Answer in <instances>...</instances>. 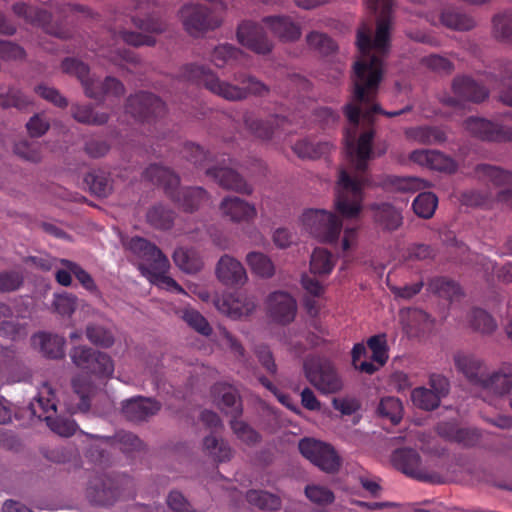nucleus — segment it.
<instances>
[{
  "instance_id": "nucleus-6",
  "label": "nucleus",
  "mask_w": 512,
  "mask_h": 512,
  "mask_svg": "<svg viewBox=\"0 0 512 512\" xmlns=\"http://www.w3.org/2000/svg\"><path fill=\"white\" fill-rule=\"evenodd\" d=\"M306 379L321 394H335L343 387V380L335 364L324 357H309L303 363Z\"/></svg>"
},
{
  "instance_id": "nucleus-53",
  "label": "nucleus",
  "mask_w": 512,
  "mask_h": 512,
  "mask_svg": "<svg viewBox=\"0 0 512 512\" xmlns=\"http://www.w3.org/2000/svg\"><path fill=\"white\" fill-rule=\"evenodd\" d=\"M334 261L332 254L326 249H314L310 260V271L314 275H328L332 272Z\"/></svg>"
},
{
  "instance_id": "nucleus-60",
  "label": "nucleus",
  "mask_w": 512,
  "mask_h": 512,
  "mask_svg": "<svg viewBox=\"0 0 512 512\" xmlns=\"http://www.w3.org/2000/svg\"><path fill=\"white\" fill-rule=\"evenodd\" d=\"M44 420L53 432L63 437L74 435L78 429L77 423L69 417L58 416L53 418L52 416H45Z\"/></svg>"
},
{
  "instance_id": "nucleus-54",
  "label": "nucleus",
  "mask_w": 512,
  "mask_h": 512,
  "mask_svg": "<svg viewBox=\"0 0 512 512\" xmlns=\"http://www.w3.org/2000/svg\"><path fill=\"white\" fill-rule=\"evenodd\" d=\"M438 198L432 192H422L413 201L412 207L416 215L430 219L437 208Z\"/></svg>"
},
{
  "instance_id": "nucleus-50",
  "label": "nucleus",
  "mask_w": 512,
  "mask_h": 512,
  "mask_svg": "<svg viewBox=\"0 0 512 512\" xmlns=\"http://www.w3.org/2000/svg\"><path fill=\"white\" fill-rule=\"evenodd\" d=\"M85 334L92 344L102 348H110L115 342L113 331L110 328L99 324H88L86 326Z\"/></svg>"
},
{
  "instance_id": "nucleus-15",
  "label": "nucleus",
  "mask_w": 512,
  "mask_h": 512,
  "mask_svg": "<svg viewBox=\"0 0 512 512\" xmlns=\"http://www.w3.org/2000/svg\"><path fill=\"white\" fill-rule=\"evenodd\" d=\"M13 13L22 18L26 23L42 28L46 33L60 39L69 37V31L52 25V15L45 9L31 6L25 2H16L12 5Z\"/></svg>"
},
{
  "instance_id": "nucleus-11",
  "label": "nucleus",
  "mask_w": 512,
  "mask_h": 512,
  "mask_svg": "<svg viewBox=\"0 0 512 512\" xmlns=\"http://www.w3.org/2000/svg\"><path fill=\"white\" fill-rule=\"evenodd\" d=\"M128 482L129 479L125 477L97 474L89 481L87 498L95 505H113L122 496L123 486Z\"/></svg>"
},
{
  "instance_id": "nucleus-25",
  "label": "nucleus",
  "mask_w": 512,
  "mask_h": 512,
  "mask_svg": "<svg viewBox=\"0 0 512 512\" xmlns=\"http://www.w3.org/2000/svg\"><path fill=\"white\" fill-rule=\"evenodd\" d=\"M216 275L226 286H241L247 281L246 270L237 259L223 255L216 266Z\"/></svg>"
},
{
  "instance_id": "nucleus-39",
  "label": "nucleus",
  "mask_w": 512,
  "mask_h": 512,
  "mask_svg": "<svg viewBox=\"0 0 512 512\" xmlns=\"http://www.w3.org/2000/svg\"><path fill=\"white\" fill-rule=\"evenodd\" d=\"M374 218L376 223L387 231L397 230L403 221L401 212L389 203L378 205Z\"/></svg>"
},
{
  "instance_id": "nucleus-48",
  "label": "nucleus",
  "mask_w": 512,
  "mask_h": 512,
  "mask_svg": "<svg viewBox=\"0 0 512 512\" xmlns=\"http://www.w3.org/2000/svg\"><path fill=\"white\" fill-rule=\"evenodd\" d=\"M246 261L252 272L261 278H271L275 273L272 260L261 252L248 253Z\"/></svg>"
},
{
  "instance_id": "nucleus-49",
  "label": "nucleus",
  "mask_w": 512,
  "mask_h": 512,
  "mask_svg": "<svg viewBox=\"0 0 512 512\" xmlns=\"http://www.w3.org/2000/svg\"><path fill=\"white\" fill-rule=\"evenodd\" d=\"M179 317L193 330L203 336H210L212 327L206 318L196 309L188 307L180 310Z\"/></svg>"
},
{
  "instance_id": "nucleus-62",
  "label": "nucleus",
  "mask_w": 512,
  "mask_h": 512,
  "mask_svg": "<svg viewBox=\"0 0 512 512\" xmlns=\"http://www.w3.org/2000/svg\"><path fill=\"white\" fill-rule=\"evenodd\" d=\"M471 326L481 333H492L496 329V322L485 310L474 308L470 314Z\"/></svg>"
},
{
  "instance_id": "nucleus-36",
  "label": "nucleus",
  "mask_w": 512,
  "mask_h": 512,
  "mask_svg": "<svg viewBox=\"0 0 512 512\" xmlns=\"http://www.w3.org/2000/svg\"><path fill=\"white\" fill-rule=\"evenodd\" d=\"M169 266L170 264L168 258H161V260L157 261L156 264H153L151 267L152 269H150L144 275H146L153 284L159 286L160 288L182 293V287L173 278L166 275Z\"/></svg>"
},
{
  "instance_id": "nucleus-57",
  "label": "nucleus",
  "mask_w": 512,
  "mask_h": 512,
  "mask_svg": "<svg viewBox=\"0 0 512 512\" xmlns=\"http://www.w3.org/2000/svg\"><path fill=\"white\" fill-rule=\"evenodd\" d=\"M306 42L310 49L321 55H329L333 53L337 45L331 37L325 33L312 31L306 36Z\"/></svg>"
},
{
  "instance_id": "nucleus-20",
  "label": "nucleus",
  "mask_w": 512,
  "mask_h": 512,
  "mask_svg": "<svg viewBox=\"0 0 512 512\" xmlns=\"http://www.w3.org/2000/svg\"><path fill=\"white\" fill-rule=\"evenodd\" d=\"M220 312L233 319L250 315L256 308V301L246 294L235 292L224 295L216 301Z\"/></svg>"
},
{
  "instance_id": "nucleus-59",
  "label": "nucleus",
  "mask_w": 512,
  "mask_h": 512,
  "mask_svg": "<svg viewBox=\"0 0 512 512\" xmlns=\"http://www.w3.org/2000/svg\"><path fill=\"white\" fill-rule=\"evenodd\" d=\"M377 411L380 416L389 419L393 424H398L402 419L403 407L399 399L385 397L381 399Z\"/></svg>"
},
{
  "instance_id": "nucleus-18",
  "label": "nucleus",
  "mask_w": 512,
  "mask_h": 512,
  "mask_svg": "<svg viewBox=\"0 0 512 512\" xmlns=\"http://www.w3.org/2000/svg\"><path fill=\"white\" fill-rule=\"evenodd\" d=\"M453 362L456 371L471 385L481 386L487 370L482 358L471 352L458 351L453 356Z\"/></svg>"
},
{
  "instance_id": "nucleus-40",
  "label": "nucleus",
  "mask_w": 512,
  "mask_h": 512,
  "mask_svg": "<svg viewBox=\"0 0 512 512\" xmlns=\"http://www.w3.org/2000/svg\"><path fill=\"white\" fill-rule=\"evenodd\" d=\"M173 260L176 266L186 273H196L203 266V261L194 248H177L173 253Z\"/></svg>"
},
{
  "instance_id": "nucleus-46",
  "label": "nucleus",
  "mask_w": 512,
  "mask_h": 512,
  "mask_svg": "<svg viewBox=\"0 0 512 512\" xmlns=\"http://www.w3.org/2000/svg\"><path fill=\"white\" fill-rule=\"evenodd\" d=\"M408 135L415 141L427 145L441 144L447 139L445 131L435 126H420L411 129Z\"/></svg>"
},
{
  "instance_id": "nucleus-24",
  "label": "nucleus",
  "mask_w": 512,
  "mask_h": 512,
  "mask_svg": "<svg viewBox=\"0 0 512 512\" xmlns=\"http://www.w3.org/2000/svg\"><path fill=\"white\" fill-rule=\"evenodd\" d=\"M206 175L213 178L224 189L234 190L247 195H250L253 191L244 178L231 168L222 166L210 167L206 170Z\"/></svg>"
},
{
  "instance_id": "nucleus-30",
  "label": "nucleus",
  "mask_w": 512,
  "mask_h": 512,
  "mask_svg": "<svg viewBox=\"0 0 512 512\" xmlns=\"http://www.w3.org/2000/svg\"><path fill=\"white\" fill-rule=\"evenodd\" d=\"M392 460L395 467L404 474L415 479H424L421 472V457L416 450L411 448L398 449L393 453Z\"/></svg>"
},
{
  "instance_id": "nucleus-42",
  "label": "nucleus",
  "mask_w": 512,
  "mask_h": 512,
  "mask_svg": "<svg viewBox=\"0 0 512 512\" xmlns=\"http://www.w3.org/2000/svg\"><path fill=\"white\" fill-rule=\"evenodd\" d=\"M243 52L231 44H221L214 48L211 54V61L218 68L226 65L236 66L240 63Z\"/></svg>"
},
{
  "instance_id": "nucleus-56",
  "label": "nucleus",
  "mask_w": 512,
  "mask_h": 512,
  "mask_svg": "<svg viewBox=\"0 0 512 512\" xmlns=\"http://www.w3.org/2000/svg\"><path fill=\"white\" fill-rule=\"evenodd\" d=\"M73 118L83 124L102 125L108 121L106 113L95 114L91 105L74 104L71 107Z\"/></svg>"
},
{
  "instance_id": "nucleus-44",
  "label": "nucleus",
  "mask_w": 512,
  "mask_h": 512,
  "mask_svg": "<svg viewBox=\"0 0 512 512\" xmlns=\"http://www.w3.org/2000/svg\"><path fill=\"white\" fill-rule=\"evenodd\" d=\"M427 290L447 300H452L461 294V288L454 280L442 276L429 280Z\"/></svg>"
},
{
  "instance_id": "nucleus-21",
  "label": "nucleus",
  "mask_w": 512,
  "mask_h": 512,
  "mask_svg": "<svg viewBox=\"0 0 512 512\" xmlns=\"http://www.w3.org/2000/svg\"><path fill=\"white\" fill-rule=\"evenodd\" d=\"M125 246L141 260L139 269L143 275L152 269L153 264H156L161 258H166L156 245L142 237H132Z\"/></svg>"
},
{
  "instance_id": "nucleus-61",
  "label": "nucleus",
  "mask_w": 512,
  "mask_h": 512,
  "mask_svg": "<svg viewBox=\"0 0 512 512\" xmlns=\"http://www.w3.org/2000/svg\"><path fill=\"white\" fill-rule=\"evenodd\" d=\"M230 425L237 438L247 445L252 446L260 442L261 435L247 423L232 418Z\"/></svg>"
},
{
  "instance_id": "nucleus-14",
  "label": "nucleus",
  "mask_w": 512,
  "mask_h": 512,
  "mask_svg": "<svg viewBox=\"0 0 512 512\" xmlns=\"http://www.w3.org/2000/svg\"><path fill=\"white\" fill-rule=\"evenodd\" d=\"M246 130L255 138L262 141H269L280 132L292 133L291 120L284 116L272 115L269 119L263 120L251 112L243 116Z\"/></svg>"
},
{
  "instance_id": "nucleus-2",
  "label": "nucleus",
  "mask_w": 512,
  "mask_h": 512,
  "mask_svg": "<svg viewBox=\"0 0 512 512\" xmlns=\"http://www.w3.org/2000/svg\"><path fill=\"white\" fill-rule=\"evenodd\" d=\"M179 77L198 86H204L213 94L228 101H242L250 95L265 96L270 92L269 86L248 73H235L233 80L242 86L221 80L208 66L200 64H186L179 73Z\"/></svg>"
},
{
  "instance_id": "nucleus-28",
  "label": "nucleus",
  "mask_w": 512,
  "mask_h": 512,
  "mask_svg": "<svg viewBox=\"0 0 512 512\" xmlns=\"http://www.w3.org/2000/svg\"><path fill=\"white\" fill-rule=\"evenodd\" d=\"M452 89L458 98L464 101L479 103L488 98L486 87L468 76H457L452 83Z\"/></svg>"
},
{
  "instance_id": "nucleus-51",
  "label": "nucleus",
  "mask_w": 512,
  "mask_h": 512,
  "mask_svg": "<svg viewBox=\"0 0 512 512\" xmlns=\"http://www.w3.org/2000/svg\"><path fill=\"white\" fill-rule=\"evenodd\" d=\"M246 499L251 505L262 510L275 511L281 507V499L277 495L263 490H249Z\"/></svg>"
},
{
  "instance_id": "nucleus-27",
  "label": "nucleus",
  "mask_w": 512,
  "mask_h": 512,
  "mask_svg": "<svg viewBox=\"0 0 512 512\" xmlns=\"http://www.w3.org/2000/svg\"><path fill=\"white\" fill-rule=\"evenodd\" d=\"M262 22L283 42H293L301 36V27L289 16H267Z\"/></svg>"
},
{
  "instance_id": "nucleus-7",
  "label": "nucleus",
  "mask_w": 512,
  "mask_h": 512,
  "mask_svg": "<svg viewBox=\"0 0 512 512\" xmlns=\"http://www.w3.org/2000/svg\"><path fill=\"white\" fill-rule=\"evenodd\" d=\"M464 125L471 135L482 141L496 143L512 141V112L493 120L469 117Z\"/></svg>"
},
{
  "instance_id": "nucleus-55",
  "label": "nucleus",
  "mask_w": 512,
  "mask_h": 512,
  "mask_svg": "<svg viewBox=\"0 0 512 512\" xmlns=\"http://www.w3.org/2000/svg\"><path fill=\"white\" fill-rule=\"evenodd\" d=\"M413 404L426 411H432L439 407L441 399L431 389L425 387H417L411 393Z\"/></svg>"
},
{
  "instance_id": "nucleus-63",
  "label": "nucleus",
  "mask_w": 512,
  "mask_h": 512,
  "mask_svg": "<svg viewBox=\"0 0 512 512\" xmlns=\"http://www.w3.org/2000/svg\"><path fill=\"white\" fill-rule=\"evenodd\" d=\"M61 264L65 267H69V269L73 272L75 278L79 281L84 289L91 293H97L98 287L92 278V276L84 270L78 263L73 262L68 259H61Z\"/></svg>"
},
{
  "instance_id": "nucleus-64",
  "label": "nucleus",
  "mask_w": 512,
  "mask_h": 512,
  "mask_svg": "<svg viewBox=\"0 0 512 512\" xmlns=\"http://www.w3.org/2000/svg\"><path fill=\"white\" fill-rule=\"evenodd\" d=\"M306 497L317 505H329L334 502V493L327 487L317 484H310L305 487Z\"/></svg>"
},
{
  "instance_id": "nucleus-1",
  "label": "nucleus",
  "mask_w": 512,
  "mask_h": 512,
  "mask_svg": "<svg viewBox=\"0 0 512 512\" xmlns=\"http://www.w3.org/2000/svg\"><path fill=\"white\" fill-rule=\"evenodd\" d=\"M367 8L374 14L380 6L376 34L371 37V27L363 23L357 30L356 45L361 58L354 64L353 101L343 107L344 114L354 129L359 124L363 108V117L371 121L373 114H382L389 118L400 116L411 110V106L397 111H385L374 100L383 78V59L390 48L391 15L394 0H364Z\"/></svg>"
},
{
  "instance_id": "nucleus-19",
  "label": "nucleus",
  "mask_w": 512,
  "mask_h": 512,
  "mask_svg": "<svg viewBox=\"0 0 512 512\" xmlns=\"http://www.w3.org/2000/svg\"><path fill=\"white\" fill-rule=\"evenodd\" d=\"M131 9L136 11L137 14L131 16V20L136 27L141 30L161 33L165 30V22L158 16L152 13L155 6L153 0H128Z\"/></svg>"
},
{
  "instance_id": "nucleus-26",
  "label": "nucleus",
  "mask_w": 512,
  "mask_h": 512,
  "mask_svg": "<svg viewBox=\"0 0 512 512\" xmlns=\"http://www.w3.org/2000/svg\"><path fill=\"white\" fill-rule=\"evenodd\" d=\"M480 388L498 396L512 394V363H504L491 374L486 373Z\"/></svg>"
},
{
  "instance_id": "nucleus-8",
  "label": "nucleus",
  "mask_w": 512,
  "mask_h": 512,
  "mask_svg": "<svg viewBox=\"0 0 512 512\" xmlns=\"http://www.w3.org/2000/svg\"><path fill=\"white\" fill-rule=\"evenodd\" d=\"M363 178H353L345 170L340 171L335 206L346 218L357 216L362 209Z\"/></svg>"
},
{
  "instance_id": "nucleus-37",
  "label": "nucleus",
  "mask_w": 512,
  "mask_h": 512,
  "mask_svg": "<svg viewBox=\"0 0 512 512\" xmlns=\"http://www.w3.org/2000/svg\"><path fill=\"white\" fill-rule=\"evenodd\" d=\"M477 176L495 187H506L512 184V172L489 164L477 165Z\"/></svg>"
},
{
  "instance_id": "nucleus-32",
  "label": "nucleus",
  "mask_w": 512,
  "mask_h": 512,
  "mask_svg": "<svg viewBox=\"0 0 512 512\" xmlns=\"http://www.w3.org/2000/svg\"><path fill=\"white\" fill-rule=\"evenodd\" d=\"M33 347L38 349L45 357L60 359L64 357L65 339L59 335L39 332L32 336Z\"/></svg>"
},
{
  "instance_id": "nucleus-13",
  "label": "nucleus",
  "mask_w": 512,
  "mask_h": 512,
  "mask_svg": "<svg viewBox=\"0 0 512 512\" xmlns=\"http://www.w3.org/2000/svg\"><path fill=\"white\" fill-rule=\"evenodd\" d=\"M126 112L141 122H152L166 112L165 103L150 92L139 91L126 100Z\"/></svg>"
},
{
  "instance_id": "nucleus-16",
  "label": "nucleus",
  "mask_w": 512,
  "mask_h": 512,
  "mask_svg": "<svg viewBox=\"0 0 512 512\" xmlns=\"http://www.w3.org/2000/svg\"><path fill=\"white\" fill-rule=\"evenodd\" d=\"M374 130L370 129L367 131H364L358 139L356 149L354 147V137L353 135L350 139H346L347 149L352 154L355 152V169L359 173H364L368 168V161L373 158L374 152L372 150V142L374 139ZM387 151V144L383 143L382 145H379L376 147L375 154L377 156H381L385 154Z\"/></svg>"
},
{
  "instance_id": "nucleus-12",
  "label": "nucleus",
  "mask_w": 512,
  "mask_h": 512,
  "mask_svg": "<svg viewBox=\"0 0 512 512\" xmlns=\"http://www.w3.org/2000/svg\"><path fill=\"white\" fill-rule=\"evenodd\" d=\"M299 451L312 464L326 473H335L341 466V459L335 449L322 441L304 438L299 442Z\"/></svg>"
},
{
  "instance_id": "nucleus-34",
  "label": "nucleus",
  "mask_w": 512,
  "mask_h": 512,
  "mask_svg": "<svg viewBox=\"0 0 512 512\" xmlns=\"http://www.w3.org/2000/svg\"><path fill=\"white\" fill-rule=\"evenodd\" d=\"M30 410L34 416L43 420L45 416H50V412H56L55 393L47 382L39 388L37 396L30 403Z\"/></svg>"
},
{
  "instance_id": "nucleus-10",
  "label": "nucleus",
  "mask_w": 512,
  "mask_h": 512,
  "mask_svg": "<svg viewBox=\"0 0 512 512\" xmlns=\"http://www.w3.org/2000/svg\"><path fill=\"white\" fill-rule=\"evenodd\" d=\"M73 364L86 374L110 377L114 372L111 357L87 346H75L70 351Z\"/></svg>"
},
{
  "instance_id": "nucleus-29",
  "label": "nucleus",
  "mask_w": 512,
  "mask_h": 512,
  "mask_svg": "<svg viewBox=\"0 0 512 512\" xmlns=\"http://www.w3.org/2000/svg\"><path fill=\"white\" fill-rule=\"evenodd\" d=\"M220 209L233 222H250L257 215L253 204L235 196L225 197L221 202Z\"/></svg>"
},
{
  "instance_id": "nucleus-31",
  "label": "nucleus",
  "mask_w": 512,
  "mask_h": 512,
  "mask_svg": "<svg viewBox=\"0 0 512 512\" xmlns=\"http://www.w3.org/2000/svg\"><path fill=\"white\" fill-rule=\"evenodd\" d=\"M212 393L219 399L218 406L223 412L231 414L232 418L242 414L241 400L234 387L226 383H217L213 386Z\"/></svg>"
},
{
  "instance_id": "nucleus-33",
  "label": "nucleus",
  "mask_w": 512,
  "mask_h": 512,
  "mask_svg": "<svg viewBox=\"0 0 512 512\" xmlns=\"http://www.w3.org/2000/svg\"><path fill=\"white\" fill-rule=\"evenodd\" d=\"M383 189L391 192L414 193L430 186V183L415 176L388 175L381 181Z\"/></svg>"
},
{
  "instance_id": "nucleus-45",
  "label": "nucleus",
  "mask_w": 512,
  "mask_h": 512,
  "mask_svg": "<svg viewBox=\"0 0 512 512\" xmlns=\"http://www.w3.org/2000/svg\"><path fill=\"white\" fill-rule=\"evenodd\" d=\"M492 34L496 40L512 44V11L498 13L492 18Z\"/></svg>"
},
{
  "instance_id": "nucleus-17",
  "label": "nucleus",
  "mask_w": 512,
  "mask_h": 512,
  "mask_svg": "<svg viewBox=\"0 0 512 512\" xmlns=\"http://www.w3.org/2000/svg\"><path fill=\"white\" fill-rule=\"evenodd\" d=\"M237 38L243 46L257 54H268L273 48L263 27L252 21H244L238 26Z\"/></svg>"
},
{
  "instance_id": "nucleus-43",
  "label": "nucleus",
  "mask_w": 512,
  "mask_h": 512,
  "mask_svg": "<svg viewBox=\"0 0 512 512\" xmlns=\"http://www.w3.org/2000/svg\"><path fill=\"white\" fill-rule=\"evenodd\" d=\"M31 104L32 100L21 89L14 86L6 89L4 86H0V107L24 110Z\"/></svg>"
},
{
  "instance_id": "nucleus-38",
  "label": "nucleus",
  "mask_w": 512,
  "mask_h": 512,
  "mask_svg": "<svg viewBox=\"0 0 512 512\" xmlns=\"http://www.w3.org/2000/svg\"><path fill=\"white\" fill-rule=\"evenodd\" d=\"M175 212L161 203L150 207L146 213V220L150 226L158 230H169L175 220Z\"/></svg>"
},
{
  "instance_id": "nucleus-35",
  "label": "nucleus",
  "mask_w": 512,
  "mask_h": 512,
  "mask_svg": "<svg viewBox=\"0 0 512 512\" xmlns=\"http://www.w3.org/2000/svg\"><path fill=\"white\" fill-rule=\"evenodd\" d=\"M439 21L446 28L456 31H470L476 26L475 20L470 15L455 7L443 9Z\"/></svg>"
},
{
  "instance_id": "nucleus-5",
  "label": "nucleus",
  "mask_w": 512,
  "mask_h": 512,
  "mask_svg": "<svg viewBox=\"0 0 512 512\" xmlns=\"http://www.w3.org/2000/svg\"><path fill=\"white\" fill-rule=\"evenodd\" d=\"M111 37L114 41L113 45H108L107 47L99 46L93 50L96 51L100 57L108 59L109 62L117 66H122L123 63L136 64L139 61L138 56L130 49L117 47L119 40L135 47L153 46L156 43L153 36L127 30L113 31L111 32Z\"/></svg>"
},
{
  "instance_id": "nucleus-23",
  "label": "nucleus",
  "mask_w": 512,
  "mask_h": 512,
  "mask_svg": "<svg viewBox=\"0 0 512 512\" xmlns=\"http://www.w3.org/2000/svg\"><path fill=\"white\" fill-rule=\"evenodd\" d=\"M160 409L161 403L157 400L137 396L125 401L122 412L129 421L142 422L156 415Z\"/></svg>"
},
{
  "instance_id": "nucleus-58",
  "label": "nucleus",
  "mask_w": 512,
  "mask_h": 512,
  "mask_svg": "<svg viewBox=\"0 0 512 512\" xmlns=\"http://www.w3.org/2000/svg\"><path fill=\"white\" fill-rule=\"evenodd\" d=\"M368 348L372 351L371 362L380 367L384 366L388 360V350L386 337L384 334L371 336L367 341Z\"/></svg>"
},
{
  "instance_id": "nucleus-47",
  "label": "nucleus",
  "mask_w": 512,
  "mask_h": 512,
  "mask_svg": "<svg viewBox=\"0 0 512 512\" xmlns=\"http://www.w3.org/2000/svg\"><path fill=\"white\" fill-rule=\"evenodd\" d=\"M91 193L98 197H108L112 192V181L103 171H91L84 178Z\"/></svg>"
},
{
  "instance_id": "nucleus-52",
  "label": "nucleus",
  "mask_w": 512,
  "mask_h": 512,
  "mask_svg": "<svg viewBox=\"0 0 512 512\" xmlns=\"http://www.w3.org/2000/svg\"><path fill=\"white\" fill-rule=\"evenodd\" d=\"M203 446L205 451L217 462H225L232 457V449L228 443L213 435L204 438Z\"/></svg>"
},
{
  "instance_id": "nucleus-9",
  "label": "nucleus",
  "mask_w": 512,
  "mask_h": 512,
  "mask_svg": "<svg viewBox=\"0 0 512 512\" xmlns=\"http://www.w3.org/2000/svg\"><path fill=\"white\" fill-rule=\"evenodd\" d=\"M301 220L305 229L321 242H336L342 229L341 220L326 210L309 209Z\"/></svg>"
},
{
  "instance_id": "nucleus-22",
  "label": "nucleus",
  "mask_w": 512,
  "mask_h": 512,
  "mask_svg": "<svg viewBox=\"0 0 512 512\" xmlns=\"http://www.w3.org/2000/svg\"><path fill=\"white\" fill-rule=\"evenodd\" d=\"M297 310L296 301L286 292H274L268 298V312L270 317L281 324H288L295 318Z\"/></svg>"
},
{
  "instance_id": "nucleus-3",
  "label": "nucleus",
  "mask_w": 512,
  "mask_h": 512,
  "mask_svg": "<svg viewBox=\"0 0 512 512\" xmlns=\"http://www.w3.org/2000/svg\"><path fill=\"white\" fill-rule=\"evenodd\" d=\"M143 177L161 186L166 196L185 212H194L209 201L207 191L201 187L179 188V176L167 167L152 164L145 169Z\"/></svg>"
},
{
  "instance_id": "nucleus-4",
  "label": "nucleus",
  "mask_w": 512,
  "mask_h": 512,
  "mask_svg": "<svg viewBox=\"0 0 512 512\" xmlns=\"http://www.w3.org/2000/svg\"><path fill=\"white\" fill-rule=\"evenodd\" d=\"M63 72L75 75L81 82L87 97L102 100L105 96L120 98L125 93L123 83L107 76L104 81L90 77L89 67L75 58H65L61 64Z\"/></svg>"
},
{
  "instance_id": "nucleus-41",
  "label": "nucleus",
  "mask_w": 512,
  "mask_h": 512,
  "mask_svg": "<svg viewBox=\"0 0 512 512\" xmlns=\"http://www.w3.org/2000/svg\"><path fill=\"white\" fill-rule=\"evenodd\" d=\"M333 145L327 141L312 142L307 139L300 140L292 147L294 153L302 159H318L330 152Z\"/></svg>"
}]
</instances>
